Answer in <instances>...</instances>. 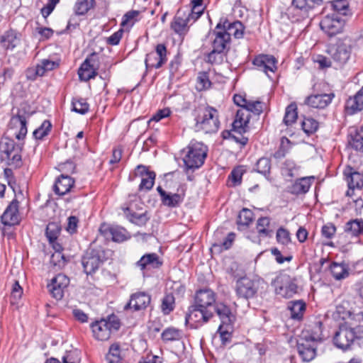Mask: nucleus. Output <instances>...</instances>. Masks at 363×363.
Wrapping results in <instances>:
<instances>
[{
    "mask_svg": "<svg viewBox=\"0 0 363 363\" xmlns=\"http://www.w3.org/2000/svg\"><path fill=\"white\" fill-rule=\"evenodd\" d=\"M322 339V323L320 321L315 323L311 330H307L302 333L296 346L298 354L303 362H309L315 359L317 344Z\"/></svg>",
    "mask_w": 363,
    "mask_h": 363,
    "instance_id": "1",
    "label": "nucleus"
},
{
    "mask_svg": "<svg viewBox=\"0 0 363 363\" xmlns=\"http://www.w3.org/2000/svg\"><path fill=\"white\" fill-rule=\"evenodd\" d=\"M333 342L337 347L342 350L350 349L354 344L359 345L363 342V325L352 326L345 322L335 332Z\"/></svg>",
    "mask_w": 363,
    "mask_h": 363,
    "instance_id": "2",
    "label": "nucleus"
},
{
    "mask_svg": "<svg viewBox=\"0 0 363 363\" xmlns=\"http://www.w3.org/2000/svg\"><path fill=\"white\" fill-rule=\"evenodd\" d=\"M194 130L205 133H216L219 128L218 111L209 106H201L194 111Z\"/></svg>",
    "mask_w": 363,
    "mask_h": 363,
    "instance_id": "3",
    "label": "nucleus"
},
{
    "mask_svg": "<svg viewBox=\"0 0 363 363\" xmlns=\"http://www.w3.org/2000/svg\"><path fill=\"white\" fill-rule=\"evenodd\" d=\"M106 259V252L103 247L90 246L82 257L84 272L87 275L95 273Z\"/></svg>",
    "mask_w": 363,
    "mask_h": 363,
    "instance_id": "4",
    "label": "nucleus"
},
{
    "mask_svg": "<svg viewBox=\"0 0 363 363\" xmlns=\"http://www.w3.org/2000/svg\"><path fill=\"white\" fill-rule=\"evenodd\" d=\"M186 149V153L183 158L186 168L188 169L199 168L204 163L207 156V147L202 143L191 141Z\"/></svg>",
    "mask_w": 363,
    "mask_h": 363,
    "instance_id": "5",
    "label": "nucleus"
},
{
    "mask_svg": "<svg viewBox=\"0 0 363 363\" xmlns=\"http://www.w3.org/2000/svg\"><path fill=\"white\" fill-rule=\"evenodd\" d=\"M120 326V321L116 315H110L106 319L96 320L91 325L94 337L101 341L108 340L111 333L117 331Z\"/></svg>",
    "mask_w": 363,
    "mask_h": 363,
    "instance_id": "6",
    "label": "nucleus"
},
{
    "mask_svg": "<svg viewBox=\"0 0 363 363\" xmlns=\"http://www.w3.org/2000/svg\"><path fill=\"white\" fill-rule=\"evenodd\" d=\"M22 145H16L13 140L4 138L0 142L1 160H6L9 165L20 167L21 164V151Z\"/></svg>",
    "mask_w": 363,
    "mask_h": 363,
    "instance_id": "7",
    "label": "nucleus"
},
{
    "mask_svg": "<svg viewBox=\"0 0 363 363\" xmlns=\"http://www.w3.org/2000/svg\"><path fill=\"white\" fill-rule=\"evenodd\" d=\"M272 284L274 287L276 294L284 298H289L297 293L298 286L296 279L288 274L277 276Z\"/></svg>",
    "mask_w": 363,
    "mask_h": 363,
    "instance_id": "8",
    "label": "nucleus"
},
{
    "mask_svg": "<svg viewBox=\"0 0 363 363\" xmlns=\"http://www.w3.org/2000/svg\"><path fill=\"white\" fill-rule=\"evenodd\" d=\"M213 316L212 310H207L200 307H196L193 304L189 307L188 313L185 317L186 324H189L191 328H198Z\"/></svg>",
    "mask_w": 363,
    "mask_h": 363,
    "instance_id": "9",
    "label": "nucleus"
},
{
    "mask_svg": "<svg viewBox=\"0 0 363 363\" xmlns=\"http://www.w3.org/2000/svg\"><path fill=\"white\" fill-rule=\"evenodd\" d=\"M262 280L256 279H252L247 277H243L238 279L235 285L237 295L245 299L255 297L258 291Z\"/></svg>",
    "mask_w": 363,
    "mask_h": 363,
    "instance_id": "10",
    "label": "nucleus"
},
{
    "mask_svg": "<svg viewBox=\"0 0 363 363\" xmlns=\"http://www.w3.org/2000/svg\"><path fill=\"white\" fill-rule=\"evenodd\" d=\"M344 26L345 21L337 14L328 15L320 22L321 30L330 38L342 33Z\"/></svg>",
    "mask_w": 363,
    "mask_h": 363,
    "instance_id": "11",
    "label": "nucleus"
},
{
    "mask_svg": "<svg viewBox=\"0 0 363 363\" xmlns=\"http://www.w3.org/2000/svg\"><path fill=\"white\" fill-rule=\"evenodd\" d=\"M352 45L349 40L339 41L337 43L330 48L328 53L332 58L340 65L345 64L350 57Z\"/></svg>",
    "mask_w": 363,
    "mask_h": 363,
    "instance_id": "12",
    "label": "nucleus"
},
{
    "mask_svg": "<svg viewBox=\"0 0 363 363\" xmlns=\"http://www.w3.org/2000/svg\"><path fill=\"white\" fill-rule=\"evenodd\" d=\"M69 279L63 274H58L48 284L51 296L56 300H61L64 296L65 290L69 286Z\"/></svg>",
    "mask_w": 363,
    "mask_h": 363,
    "instance_id": "13",
    "label": "nucleus"
},
{
    "mask_svg": "<svg viewBox=\"0 0 363 363\" xmlns=\"http://www.w3.org/2000/svg\"><path fill=\"white\" fill-rule=\"evenodd\" d=\"M191 18L189 17V13L182 9H179L172 22L171 23V28L178 35H184L189 30V26L193 24Z\"/></svg>",
    "mask_w": 363,
    "mask_h": 363,
    "instance_id": "14",
    "label": "nucleus"
},
{
    "mask_svg": "<svg viewBox=\"0 0 363 363\" xmlns=\"http://www.w3.org/2000/svg\"><path fill=\"white\" fill-rule=\"evenodd\" d=\"M151 296L145 291H138L130 295L129 301L124 306L125 310L140 311L150 304Z\"/></svg>",
    "mask_w": 363,
    "mask_h": 363,
    "instance_id": "15",
    "label": "nucleus"
},
{
    "mask_svg": "<svg viewBox=\"0 0 363 363\" xmlns=\"http://www.w3.org/2000/svg\"><path fill=\"white\" fill-rule=\"evenodd\" d=\"M99 231L106 239H111L117 242H123L129 238L126 230L118 226L102 224L99 228Z\"/></svg>",
    "mask_w": 363,
    "mask_h": 363,
    "instance_id": "16",
    "label": "nucleus"
},
{
    "mask_svg": "<svg viewBox=\"0 0 363 363\" xmlns=\"http://www.w3.org/2000/svg\"><path fill=\"white\" fill-rule=\"evenodd\" d=\"M221 21L217 24L213 32L214 38L211 43L212 49L220 50L225 52H228L230 45V38L225 34L221 30Z\"/></svg>",
    "mask_w": 363,
    "mask_h": 363,
    "instance_id": "17",
    "label": "nucleus"
},
{
    "mask_svg": "<svg viewBox=\"0 0 363 363\" xmlns=\"http://www.w3.org/2000/svg\"><path fill=\"white\" fill-rule=\"evenodd\" d=\"M216 303V294L211 289H201L196 292L194 298L196 307L212 310Z\"/></svg>",
    "mask_w": 363,
    "mask_h": 363,
    "instance_id": "18",
    "label": "nucleus"
},
{
    "mask_svg": "<svg viewBox=\"0 0 363 363\" xmlns=\"http://www.w3.org/2000/svg\"><path fill=\"white\" fill-rule=\"evenodd\" d=\"M344 176L347 183L349 190L347 195L350 196V191L354 189H361L363 187V174L357 172L352 167H348L344 171Z\"/></svg>",
    "mask_w": 363,
    "mask_h": 363,
    "instance_id": "19",
    "label": "nucleus"
},
{
    "mask_svg": "<svg viewBox=\"0 0 363 363\" xmlns=\"http://www.w3.org/2000/svg\"><path fill=\"white\" fill-rule=\"evenodd\" d=\"M334 97L333 93L313 94L306 98L304 104L313 108L323 109L332 102Z\"/></svg>",
    "mask_w": 363,
    "mask_h": 363,
    "instance_id": "20",
    "label": "nucleus"
},
{
    "mask_svg": "<svg viewBox=\"0 0 363 363\" xmlns=\"http://www.w3.org/2000/svg\"><path fill=\"white\" fill-rule=\"evenodd\" d=\"M95 57L96 54L92 53L89 57H87L84 62L81 65L78 70V74L80 80L87 82L96 76L97 72L94 67Z\"/></svg>",
    "mask_w": 363,
    "mask_h": 363,
    "instance_id": "21",
    "label": "nucleus"
},
{
    "mask_svg": "<svg viewBox=\"0 0 363 363\" xmlns=\"http://www.w3.org/2000/svg\"><path fill=\"white\" fill-rule=\"evenodd\" d=\"M27 118L26 113H21L20 111L15 116H13L10 120V125L13 128H18V132L16 133V138L18 140L23 139L28 132Z\"/></svg>",
    "mask_w": 363,
    "mask_h": 363,
    "instance_id": "22",
    "label": "nucleus"
},
{
    "mask_svg": "<svg viewBox=\"0 0 363 363\" xmlns=\"http://www.w3.org/2000/svg\"><path fill=\"white\" fill-rule=\"evenodd\" d=\"M136 174H139L142 177L139 186L140 191H149L152 188L155 179V173L154 172L149 171L145 166L138 165Z\"/></svg>",
    "mask_w": 363,
    "mask_h": 363,
    "instance_id": "23",
    "label": "nucleus"
},
{
    "mask_svg": "<svg viewBox=\"0 0 363 363\" xmlns=\"http://www.w3.org/2000/svg\"><path fill=\"white\" fill-rule=\"evenodd\" d=\"M5 225H13L18 223V201L13 200L6 208L1 216Z\"/></svg>",
    "mask_w": 363,
    "mask_h": 363,
    "instance_id": "24",
    "label": "nucleus"
},
{
    "mask_svg": "<svg viewBox=\"0 0 363 363\" xmlns=\"http://www.w3.org/2000/svg\"><path fill=\"white\" fill-rule=\"evenodd\" d=\"M244 26L239 21L230 22L228 20L221 21V30L228 34V37L230 38L233 35L235 38H241L244 34Z\"/></svg>",
    "mask_w": 363,
    "mask_h": 363,
    "instance_id": "25",
    "label": "nucleus"
},
{
    "mask_svg": "<svg viewBox=\"0 0 363 363\" xmlns=\"http://www.w3.org/2000/svg\"><path fill=\"white\" fill-rule=\"evenodd\" d=\"M250 118V114L245 109L237 111L235 118L233 123V131L245 133Z\"/></svg>",
    "mask_w": 363,
    "mask_h": 363,
    "instance_id": "26",
    "label": "nucleus"
},
{
    "mask_svg": "<svg viewBox=\"0 0 363 363\" xmlns=\"http://www.w3.org/2000/svg\"><path fill=\"white\" fill-rule=\"evenodd\" d=\"M276 63L277 60L274 57L267 55H259L253 60V64L265 73L269 71L274 72L277 69Z\"/></svg>",
    "mask_w": 363,
    "mask_h": 363,
    "instance_id": "27",
    "label": "nucleus"
},
{
    "mask_svg": "<svg viewBox=\"0 0 363 363\" xmlns=\"http://www.w3.org/2000/svg\"><path fill=\"white\" fill-rule=\"evenodd\" d=\"M74 183V180L70 177L61 174L57 179L53 190L56 194L63 196L70 191Z\"/></svg>",
    "mask_w": 363,
    "mask_h": 363,
    "instance_id": "28",
    "label": "nucleus"
},
{
    "mask_svg": "<svg viewBox=\"0 0 363 363\" xmlns=\"http://www.w3.org/2000/svg\"><path fill=\"white\" fill-rule=\"evenodd\" d=\"M20 43V38L13 30L6 31L0 35V45L5 50H13Z\"/></svg>",
    "mask_w": 363,
    "mask_h": 363,
    "instance_id": "29",
    "label": "nucleus"
},
{
    "mask_svg": "<svg viewBox=\"0 0 363 363\" xmlns=\"http://www.w3.org/2000/svg\"><path fill=\"white\" fill-rule=\"evenodd\" d=\"M213 311H216L219 316L221 323L220 325L230 327L233 322L235 317L232 314L230 309L223 303H217L213 308Z\"/></svg>",
    "mask_w": 363,
    "mask_h": 363,
    "instance_id": "30",
    "label": "nucleus"
},
{
    "mask_svg": "<svg viewBox=\"0 0 363 363\" xmlns=\"http://www.w3.org/2000/svg\"><path fill=\"white\" fill-rule=\"evenodd\" d=\"M162 264L159 256L156 253L145 254L136 263L137 266L142 270H144L147 267L159 268Z\"/></svg>",
    "mask_w": 363,
    "mask_h": 363,
    "instance_id": "31",
    "label": "nucleus"
},
{
    "mask_svg": "<svg viewBox=\"0 0 363 363\" xmlns=\"http://www.w3.org/2000/svg\"><path fill=\"white\" fill-rule=\"evenodd\" d=\"M313 177H303L296 180L291 186L289 191L295 195L306 194L311 186Z\"/></svg>",
    "mask_w": 363,
    "mask_h": 363,
    "instance_id": "32",
    "label": "nucleus"
},
{
    "mask_svg": "<svg viewBox=\"0 0 363 363\" xmlns=\"http://www.w3.org/2000/svg\"><path fill=\"white\" fill-rule=\"evenodd\" d=\"M184 193H175L167 192L166 195L161 199L162 204L169 208H176L180 206L184 201Z\"/></svg>",
    "mask_w": 363,
    "mask_h": 363,
    "instance_id": "33",
    "label": "nucleus"
},
{
    "mask_svg": "<svg viewBox=\"0 0 363 363\" xmlns=\"http://www.w3.org/2000/svg\"><path fill=\"white\" fill-rule=\"evenodd\" d=\"M270 219L268 217H261L257 221L256 229L259 237H272L273 230L269 228Z\"/></svg>",
    "mask_w": 363,
    "mask_h": 363,
    "instance_id": "34",
    "label": "nucleus"
},
{
    "mask_svg": "<svg viewBox=\"0 0 363 363\" xmlns=\"http://www.w3.org/2000/svg\"><path fill=\"white\" fill-rule=\"evenodd\" d=\"M106 359L107 363H123L122 351L118 343H113L110 346Z\"/></svg>",
    "mask_w": 363,
    "mask_h": 363,
    "instance_id": "35",
    "label": "nucleus"
},
{
    "mask_svg": "<svg viewBox=\"0 0 363 363\" xmlns=\"http://www.w3.org/2000/svg\"><path fill=\"white\" fill-rule=\"evenodd\" d=\"M345 231L352 235L359 236L363 234V220L362 219H354L349 220L345 228Z\"/></svg>",
    "mask_w": 363,
    "mask_h": 363,
    "instance_id": "36",
    "label": "nucleus"
},
{
    "mask_svg": "<svg viewBox=\"0 0 363 363\" xmlns=\"http://www.w3.org/2000/svg\"><path fill=\"white\" fill-rule=\"evenodd\" d=\"M288 308L291 311V318L300 320L306 310V304L302 301H291L289 303Z\"/></svg>",
    "mask_w": 363,
    "mask_h": 363,
    "instance_id": "37",
    "label": "nucleus"
},
{
    "mask_svg": "<svg viewBox=\"0 0 363 363\" xmlns=\"http://www.w3.org/2000/svg\"><path fill=\"white\" fill-rule=\"evenodd\" d=\"M330 272L337 280L345 279L349 275L347 267L344 264L333 262L330 265Z\"/></svg>",
    "mask_w": 363,
    "mask_h": 363,
    "instance_id": "38",
    "label": "nucleus"
},
{
    "mask_svg": "<svg viewBox=\"0 0 363 363\" xmlns=\"http://www.w3.org/2000/svg\"><path fill=\"white\" fill-rule=\"evenodd\" d=\"M227 55V52L212 49L205 57V61L211 65H220L221 64L225 57Z\"/></svg>",
    "mask_w": 363,
    "mask_h": 363,
    "instance_id": "39",
    "label": "nucleus"
},
{
    "mask_svg": "<svg viewBox=\"0 0 363 363\" xmlns=\"http://www.w3.org/2000/svg\"><path fill=\"white\" fill-rule=\"evenodd\" d=\"M291 6L299 11L303 18L308 17V12L313 9V5L308 0H292Z\"/></svg>",
    "mask_w": 363,
    "mask_h": 363,
    "instance_id": "40",
    "label": "nucleus"
},
{
    "mask_svg": "<svg viewBox=\"0 0 363 363\" xmlns=\"http://www.w3.org/2000/svg\"><path fill=\"white\" fill-rule=\"evenodd\" d=\"M95 5L94 0H78L74 5V12L77 15H84Z\"/></svg>",
    "mask_w": 363,
    "mask_h": 363,
    "instance_id": "41",
    "label": "nucleus"
},
{
    "mask_svg": "<svg viewBox=\"0 0 363 363\" xmlns=\"http://www.w3.org/2000/svg\"><path fill=\"white\" fill-rule=\"evenodd\" d=\"M57 66L58 64L57 62L48 59H44L36 66L35 75L43 76L47 71L52 70Z\"/></svg>",
    "mask_w": 363,
    "mask_h": 363,
    "instance_id": "42",
    "label": "nucleus"
},
{
    "mask_svg": "<svg viewBox=\"0 0 363 363\" xmlns=\"http://www.w3.org/2000/svg\"><path fill=\"white\" fill-rule=\"evenodd\" d=\"M152 52L158 57L157 64L152 65V67L155 69H159L166 63L167 60L166 46L164 44H158L155 48V51Z\"/></svg>",
    "mask_w": 363,
    "mask_h": 363,
    "instance_id": "43",
    "label": "nucleus"
},
{
    "mask_svg": "<svg viewBox=\"0 0 363 363\" xmlns=\"http://www.w3.org/2000/svg\"><path fill=\"white\" fill-rule=\"evenodd\" d=\"M161 336L162 340L164 342L177 341L182 339V333L178 329L168 328L162 333Z\"/></svg>",
    "mask_w": 363,
    "mask_h": 363,
    "instance_id": "44",
    "label": "nucleus"
},
{
    "mask_svg": "<svg viewBox=\"0 0 363 363\" xmlns=\"http://www.w3.org/2000/svg\"><path fill=\"white\" fill-rule=\"evenodd\" d=\"M297 117V106L295 103H291L286 108L284 123L286 125H291L296 121Z\"/></svg>",
    "mask_w": 363,
    "mask_h": 363,
    "instance_id": "45",
    "label": "nucleus"
},
{
    "mask_svg": "<svg viewBox=\"0 0 363 363\" xmlns=\"http://www.w3.org/2000/svg\"><path fill=\"white\" fill-rule=\"evenodd\" d=\"M52 129V124L50 121L45 120L40 126L35 129L33 135L36 140H43L45 136H47Z\"/></svg>",
    "mask_w": 363,
    "mask_h": 363,
    "instance_id": "46",
    "label": "nucleus"
},
{
    "mask_svg": "<svg viewBox=\"0 0 363 363\" xmlns=\"http://www.w3.org/2000/svg\"><path fill=\"white\" fill-rule=\"evenodd\" d=\"M175 299L172 294H166L162 300L161 309L164 315H167L172 312L174 308Z\"/></svg>",
    "mask_w": 363,
    "mask_h": 363,
    "instance_id": "47",
    "label": "nucleus"
},
{
    "mask_svg": "<svg viewBox=\"0 0 363 363\" xmlns=\"http://www.w3.org/2000/svg\"><path fill=\"white\" fill-rule=\"evenodd\" d=\"M253 212L246 208H244L239 213L237 223L239 225L247 226L253 220Z\"/></svg>",
    "mask_w": 363,
    "mask_h": 363,
    "instance_id": "48",
    "label": "nucleus"
},
{
    "mask_svg": "<svg viewBox=\"0 0 363 363\" xmlns=\"http://www.w3.org/2000/svg\"><path fill=\"white\" fill-rule=\"evenodd\" d=\"M72 111L80 114H85L89 111V105L84 99H74L72 102Z\"/></svg>",
    "mask_w": 363,
    "mask_h": 363,
    "instance_id": "49",
    "label": "nucleus"
},
{
    "mask_svg": "<svg viewBox=\"0 0 363 363\" xmlns=\"http://www.w3.org/2000/svg\"><path fill=\"white\" fill-rule=\"evenodd\" d=\"M301 127L308 135L313 134L318 128V122L312 118H305L301 123Z\"/></svg>",
    "mask_w": 363,
    "mask_h": 363,
    "instance_id": "50",
    "label": "nucleus"
},
{
    "mask_svg": "<svg viewBox=\"0 0 363 363\" xmlns=\"http://www.w3.org/2000/svg\"><path fill=\"white\" fill-rule=\"evenodd\" d=\"M271 169L270 160L267 157L260 158L256 164V170L257 172L264 175H269Z\"/></svg>",
    "mask_w": 363,
    "mask_h": 363,
    "instance_id": "51",
    "label": "nucleus"
},
{
    "mask_svg": "<svg viewBox=\"0 0 363 363\" xmlns=\"http://www.w3.org/2000/svg\"><path fill=\"white\" fill-rule=\"evenodd\" d=\"M127 212H129L128 208H127L125 211L126 216L132 223H134L138 225H143L148 220V218L145 213H130L128 214Z\"/></svg>",
    "mask_w": 363,
    "mask_h": 363,
    "instance_id": "52",
    "label": "nucleus"
},
{
    "mask_svg": "<svg viewBox=\"0 0 363 363\" xmlns=\"http://www.w3.org/2000/svg\"><path fill=\"white\" fill-rule=\"evenodd\" d=\"M60 228L55 223H50L46 228V235L50 242H53L60 234Z\"/></svg>",
    "mask_w": 363,
    "mask_h": 363,
    "instance_id": "53",
    "label": "nucleus"
},
{
    "mask_svg": "<svg viewBox=\"0 0 363 363\" xmlns=\"http://www.w3.org/2000/svg\"><path fill=\"white\" fill-rule=\"evenodd\" d=\"M277 241L283 245H288L291 243V237L289 232L282 227L279 228L277 231Z\"/></svg>",
    "mask_w": 363,
    "mask_h": 363,
    "instance_id": "54",
    "label": "nucleus"
},
{
    "mask_svg": "<svg viewBox=\"0 0 363 363\" xmlns=\"http://www.w3.org/2000/svg\"><path fill=\"white\" fill-rule=\"evenodd\" d=\"M232 328L233 327L231 325L228 328L225 325H220L218 331L220 334L223 345H225L230 342L232 335L231 332H230V330H232Z\"/></svg>",
    "mask_w": 363,
    "mask_h": 363,
    "instance_id": "55",
    "label": "nucleus"
},
{
    "mask_svg": "<svg viewBox=\"0 0 363 363\" xmlns=\"http://www.w3.org/2000/svg\"><path fill=\"white\" fill-rule=\"evenodd\" d=\"M264 104L259 101H248L245 107L247 113H253L256 115H259L263 111Z\"/></svg>",
    "mask_w": 363,
    "mask_h": 363,
    "instance_id": "56",
    "label": "nucleus"
},
{
    "mask_svg": "<svg viewBox=\"0 0 363 363\" xmlns=\"http://www.w3.org/2000/svg\"><path fill=\"white\" fill-rule=\"evenodd\" d=\"M182 9L185 11V13L188 11L189 14L190 18H191L192 22H195L203 13V8L201 6H194L191 8L189 7H183Z\"/></svg>",
    "mask_w": 363,
    "mask_h": 363,
    "instance_id": "57",
    "label": "nucleus"
},
{
    "mask_svg": "<svg viewBox=\"0 0 363 363\" xmlns=\"http://www.w3.org/2000/svg\"><path fill=\"white\" fill-rule=\"evenodd\" d=\"M333 6L335 11L342 15H347L349 10V4L346 0H335L333 2Z\"/></svg>",
    "mask_w": 363,
    "mask_h": 363,
    "instance_id": "58",
    "label": "nucleus"
},
{
    "mask_svg": "<svg viewBox=\"0 0 363 363\" xmlns=\"http://www.w3.org/2000/svg\"><path fill=\"white\" fill-rule=\"evenodd\" d=\"M211 83L206 72L200 73L197 77V89L203 90L210 87Z\"/></svg>",
    "mask_w": 363,
    "mask_h": 363,
    "instance_id": "59",
    "label": "nucleus"
},
{
    "mask_svg": "<svg viewBox=\"0 0 363 363\" xmlns=\"http://www.w3.org/2000/svg\"><path fill=\"white\" fill-rule=\"evenodd\" d=\"M228 135V138L237 143H239L241 145V147L245 146L247 141L248 138L242 135V133H238V132H234L233 128L231 130V131H228L227 133Z\"/></svg>",
    "mask_w": 363,
    "mask_h": 363,
    "instance_id": "60",
    "label": "nucleus"
},
{
    "mask_svg": "<svg viewBox=\"0 0 363 363\" xmlns=\"http://www.w3.org/2000/svg\"><path fill=\"white\" fill-rule=\"evenodd\" d=\"M350 143L352 148L363 152V136L361 134L355 133L354 135L352 137Z\"/></svg>",
    "mask_w": 363,
    "mask_h": 363,
    "instance_id": "61",
    "label": "nucleus"
},
{
    "mask_svg": "<svg viewBox=\"0 0 363 363\" xmlns=\"http://www.w3.org/2000/svg\"><path fill=\"white\" fill-rule=\"evenodd\" d=\"M345 107L346 109L352 114L361 111L363 108L362 106H359V102L355 100L354 97L350 98L347 101Z\"/></svg>",
    "mask_w": 363,
    "mask_h": 363,
    "instance_id": "62",
    "label": "nucleus"
},
{
    "mask_svg": "<svg viewBox=\"0 0 363 363\" xmlns=\"http://www.w3.org/2000/svg\"><path fill=\"white\" fill-rule=\"evenodd\" d=\"M335 232L336 227L335 226L334 224L331 223H327L325 225H323L321 230L323 236L328 239L332 238L335 235Z\"/></svg>",
    "mask_w": 363,
    "mask_h": 363,
    "instance_id": "63",
    "label": "nucleus"
},
{
    "mask_svg": "<svg viewBox=\"0 0 363 363\" xmlns=\"http://www.w3.org/2000/svg\"><path fill=\"white\" fill-rule=\"evenodd\" d=\"M244 170L242 167H238L235 168L230 173V177L232 178V181L235 184H239L241 183L242 176L243 174Z\"/></svg>",
    "mask_w": 363,
    "mask_h": 363,
    "instance_id": "64",
    "label": "nucleus"
}]
</instances>
